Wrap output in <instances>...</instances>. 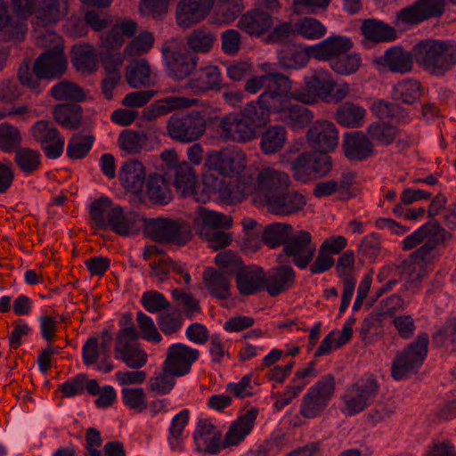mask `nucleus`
<instances>
[{
    "mask_svg": "<svg viewBox=\"0 0 456 456\" xmlns=\"http://www.w3.org/2000/svg\"><path fill=\"white\" fill-rule=\"evenodd\" d=\"M337 82L331 73L324 69H316L305 77L304 86L290 93V97L305 104L317 102L320 99L326 103H338L349 94V86L341 85L336 89Z\"/></svg>",
    "mask_w": 456,
    "mask_h": 456,
    "instance_id": "f257e3e1",
    "label": "nucleus"
},
{
    "mask_svg": "<svg viewBox=\"0 0 456 456\" xmlns=\"http://www.w3.org/2000/svg\"><path fill=\"white\" fill-rule=\"evenodd\" d=\"M414 59L436 75H444L456 64V44L425 39L413 46Z\"/></svg>",
    "mask_w": 456,
    "mask_h": 456,
    "instance_id": "f03ea898",
    "label": "nucleus"
},
{
    "mask_svg": "<svg viewBox=\"0 0 456 456\" xmlns=\"http://www.w3.org/2000/svg\"><path fill=\"white\" fill-rule=\"evenodd\" d=\"M147 237L156 242L184 246L191 239V230L183 220L169 218H142Z\"/></svg>",
    "mask_w": 456,
    "mask_h": 456,
    "instance_id": "7ed1b4c3",
    "label": "nucleus"
},
{
    "mask_svg": "<svg viewBox=\"0 0 456 456\" xmlns=\"http://www.w3.org/2000/svg\"><path fill=\"white\" fill-rule=\"evenodd\" d=\"M429 337L419 333L416 339L397 353L392 366L391 375L395 380H403L418 372L428 354Z\"/></svg>",
    "mask_w": 456,
    "mask_h": 456,
    "instance_id": "20e7f679",
    "label": "nucleus"
},
{
    "mask_svg": "<svg viewBox=\"0 0 456 456\" xmlns=\"http://www.w3.org/2000/svg\"><path fill=\"white\" fill-rule=\"evenodd\" d=\"M208 119L205 114L196 110L175 113L167 120V134L180 142H195L205 134Z\"/></svg>",
    "mask_w": 456,
    "mask_h": 456,
    "instance_id": "39448f33",
    "label": "nucleus"
},
{
    "mask_svg": "<svg viewBox=\"0 0 456 456\" xmlns=\"http://www.w3.org/2000/svg\"><path fill=\"white\" fill-rule=\"evenodd\" d=\"M379 389L373 375H365L354 384L348 387L342 396V412L354 416L363 411L376 398Z\"/></svg>",
    "mask_w": 456,
    "mask_h": 456,
    "instance_id": "423d86ee",
    "label": "nucleus"
},
{
    "mask_svg": "<svg viewBox=\"0 0 456 456\" xmlns=\"http://www.w3.org/2000/svg\"><path fill=\"white\" fill-rule=\"evenodd\" d=\"M335 377L323 376L304 395L300 404V414L305 419L320 416L329 405L335 392Z\"/></svg>",
    "mask_w": 456,
    "mask_h": 456,
    "instance_id": "0eeeda50",
    "label": "nucleus"
},
{
    "mask_svg": "<svg viewBox=\"0 0 456 456\" xmlns=\"http://www.w3.org/2000/svg\"><path fill=\"white\" fill-rule=\"evenodd\" d=\"M178 45L175 41L167 42L162 46V54L168 76L175 80H183L196 69L198 56L185 46Z\"/></svg>",
    "mask_w": 456,
    "mask_h": 456,
    "instance_id": "6e6552de",
    "label": "nucleus"
},
{
    "mask_svg": "<svg viewBox=\"0 0 456 456\" xmlns=\"http://www.w3.org/2000/svg\"><path fill=\"white\" fill-rule=\"evenodd\" d=\"M284 259H292V263L299 269H305L314 260L316 245L313 242L312 235L306 231L291 232L289 239L282 248Z\"/></svg>",
    "mask_w": 456,
    "mask_h": 456,
    "instance_id": "1a4fd4ad",
    "label": "nucleus"
},
{
    "mask_svg": "<svg viewBox=\"0 0 456 456\" xmlns=\"http://www.w3.org/2000/svg\"><path fill=\"white\" fill-rule=\"evenodd\" d=\"M287 106L288 99H276V96L261 94L257 101L246 104L240 115L258 129L266 124L271 112H281Z\"/></svg>",
    "mask_w": 456,
    "mask_h": 456,
    "instance_id": "9d476101",
    "label": "nucleus"
},
{
    "mask_svg": "<svg viewBox=\"0 0 456 456\" xmlns=\"http://www.w3.org/2000/svg\"><path fill=\"white\" fill-rule=\"evenodd\" d=\"M244 89L247 93L252 94L263 89L262 94L276 96V99H288V94L291 90V81L283 74L269 72L248 78Z\"/></svg>",
    "mask_w": 456,
    "mask_h": 456,
    "instance_id": "9b49d317",
    "label": "nucleus"
},
{
    "mask_svg": "<svg viewBox=\"0 0 456 456\" xmlns=\"http://www.w3.org/2000/svg\"><path fill=\"white\" fill-rule=\"evenodd\" d=\"M309 146L317 151H332L338 143V132L334 123L329 120H317L306 133Z\"/></svg>",
    "mask_w": 456,
    "mask_h": 456,
    "instance_id": "f8f14e48",
    "label": "nucleus"
},
{
    "mask_svg": "<svg viewBox=\"0 0 456 456\" xmlns=\"http://www.w3.org/2000/svg\"><path fill=\"white\" fill-rule=\"evenodd\" d=\"M221 137L224 141L248 142L256 138L257 128L241 115L229 116L218 123Z\"/></svg>",
    "mask_w": 456,
    "mask_h": 456,
    "instance_id": "ddd939ff",
    "label": "nucleus"
},
{
    "mask_svg": "<svg viewBox=\"0 0 456 456\" xmlns=\"http://www.w3.org/2000/svg\"><path fill=\"white\" fill-rule=\"evenodd\" d=\"M277 262L279 265L269 270L267 275L265 274V290L271 297H277L291 289L296 282V273L286 264L283 255L277 256Z\"/></svg>",
    "mask_w": 456,
    "mask_h": 456,
    "instance_id": "4468645a",
    "label": "nucleus"
},
{
    "mask_svg": "<svg viewBox=\"0 0 456 456\" xmlns=\"http://www.w3.org/2000/svg\"><path fill=\"white\" fill-rule=\"evenodd\" d=\"M200 356L198 349L191 348L183 343L171 345L167 351L163 364L172 370L177 376L187 375Z\"/></svg>",
    "mask_w": 456,
    "mask_h": 456,
    "instance_id": "2eb2a0df",
    "label": "nucleus"
},
{
    "mask_svg": "<svg viewBox=\"0 0 456 456\" xmlns=\"http://www.w3.org/2000/svg\"><path fill=\"white\" fill-rule=\"evenodd\" d=\"M265 203L271 214L288 216L302 210L306 205V199L297 191L285 190L272 195Z\"/></svg>",
    "mask_w": 456,
    "mask_h": 456,
    "instance_id": "dca6fc26",
    "label": "nucleus"
},
{
    "mask_svg": "<svg viewBox=\"0 0 456 456\" xmlns=\"http://www.w3.org/2000/svg\"><path fill=\"white\" fill-rule=\"evenodd\" d=\"M354 43L345 36H330L316 45L309 46L312 57L330 63L342 53L350 52Z\"/></svg>",
    "mask_w": 456,
    "mask_h": 456,
    "instance_id": "f3484780",
    "label": "nucleus"
},
{
    "mask_svg": "<svg viewBox=\"0 0 456 456\" xmlns=\"http://www.w3.org/2000/svg\"><path fill=\"white\" fill-rule=\"evenodd\" d=\"M215 0H180L176 9L177 24L184 28L201 21L209 13Z\"/></svg>",
    "mask_w": 456,
    "mask_h": 456,
    "instance_id": "a211bd4d",
    "label": "nucleus"
},
{
    "mask_svg": "<svg viewBox=\"0 0 456 456\" xmlns=\"http://www.w3.org/2000/svg\"><path fill=\"white\" fill-rule=\"evenodd\" d=\"M291 181L288 174L271 167L261 170L256 177V189L263 194L265 201L272 195L287 190L290 186Z\"/></svg>",
    "mask_w": 456,
    "mask_h": 456,
    "instance_id": "6ab92c4d",
    "label": "nucleus"
},
{
    "mask_svg": "<svg viewBox=\"0 0 456 456\" xmlns=\"http://www.w3.org/2000/svg\"><path fill=\"white\" fill-rule=\"evenodd\" d=\"M222 433L208 419H200L194 431V442L199 452L216 454L223 447Z\"/></svg>",
    "mask_w": 456,
    "mask_h": 456,
    "instance_id": "aec40b11",
    "label": "nucleus"
},
{
    "mask_svg": "<svg viewBox=\"0 0 456 456\" xmlns=\"http://www.w3.org/2000/svg\"><path fill=\"white\" fill-rule=\"evenodd\" d=\"M34 64L43 79L52 80L64 74L68 62L61 49H53L42 53Z\"/></svg>",
    "mask_w": 456,
    "mask_h": 456,
    "instance_id": "412c9836",
    "label": "nucleus"
},
{
    "mask_svg": "<svg viewBox=\"0 0 456 456\" xmlns=\"http://www.w3.org/2000/svg\"><path fill=\"white\" fill-rule=\"evenodd\" d=\"M342 148L345 156L352 161H362L373 155V144L361 131L346 133Z\"/></svg>",
    "mask_w": 456,
    "mask_h": 456,
    "instance_id": "4be33fe9",
    "label": "nucleus"
},
{
    "mask_svg": "<svg viewBox=\"0 0 456 456\" xmlns=\"http://www.w3.org/2000/svg\"><path fill=\"white\" fill-rule=\"evenodd\" d=\"M118 178L125 190L140 194L147 181L145 167L139 160L126 161L119 169Z\"/></svg>",
    "mask_w": 456,
    "mask_h": 456,
    "instance_id": "5701e85b",
    "label": "nucleus"
},
{
    "mask_svg": "<svg viewBox=\"0 0 456 456\" xmlns=\"http://www.w3.org/2000/svg\"><path fill=\"white\" fill-rule=\"evenodd\" d=\"M222 75L217 66L209 65L200 68L188 79L187 88L196 94L218 90L221 87Z\"/></svg>",
    "mask_w": 456,
    "mask_h": 456,
    "instance_id": "b1692460",
    "label": "nucleus"
},
{
    "mask_svg": "<svg viewBox=\"0 0 456 456\" xmlns=\"http://www.w3.org/2000/svg\"><path fill=\"white\" fill-rule=\"evenodd\" d=\"M237 288L244 296L256 294L265 289V271L262 267L249 265L241 268L235 273Z\"/></svg>",
    "mask_w": 456,
    "mask_h": 456,
    "instance_id": "393cba45",
    "label": "nucleus"
},
{
    "mask_svg": "<svg viewBox=\"0 0 456 456\" xmlns=\"http://www.w3.org/2000/svg\"><path fill=\"white\" fill-rule=\"evenodd\" d=\"M257 415L258 410L256 408H251L233 421L223 440V447L227 448L229 446L237 445L243 441L251 432Z\"/></svg>",
    "mask_w": 456,
    "mask_h": 456,
    "instance_id": "a878e982",
    "label": "nucleus"
},
{
    "mask_svg": "<svg viewBox=\"0 0 456 456\" xmlns=\"http://www.w3.org/2000/svg\"><path fill=\"white\" fill-rule=\"evenodd\" d=\"M273 25L272 14L267 11L254 8L244 13L238 23L239 28L251 36H262Z\"/></svg>",
    "mask_w": 456,
    "mask_h": 456,
    "instance_id": "bb28decb",
    "label": "nucleus"
},
{
    "mask_svg": "<svg viewBox=\"0 0 456 456\" xmlns=\"http://www.w3.org/2000/svg\"><path fill=\"white\" fill-rule=\"evenodd\" d=\"M140 221H142L140 216L133 212L125 213L124 208L118 205L103 230H110L120 236L127 237L138 232Z\"/></svg>",
    "mask_w": 456,
    "mask_h": 456,
    "instance_id": "cd10ccee",
    "label": "nucleus"
},
{
    "mask_svg": "<svg viewBox=\"0 0 456 456\" xmlns=\"http://www.w3.org/2000/svg\"><path fill=\"white\" fill-rule=\"evenodd\" d=\"M26 31L24 21L12 17L5 4L0 0V32L3 39L8 42H20L24 39Z\"/></svg>",
    "mask_w": 456,
    "mask_h": 456,
    "instance_id": "c85d7f7f",
    "label": "nucleus"
},
{
    "mask_svg": "<svg viewBox=\"0 0 456 456\" xmlns=\"http://www.w3.org/2000/svg\"><path fill=\"white\" fill-rule=\"evenodd\" d=\"M231 276L208 267L203 273V282L209 294L219 300L231 297Z\"/></svg>",
    "mask_w": 456,
    "mask_h": 456,
    "instance_id": "c756f323",
    "label": "nucleus"
},
{
    "mask_svg": "<svg viewBox=\"0 0 456 456\" xmlns=\"http://www.w3.org/2000/svg\"><path fill=\"white\" fill-rule=\"evenodd\" d=\"M68 0H40L36 12L38 24L47 26L55 24L68 12Z\"/></svg>",
    "mask_w": 456,
    "mask_h": 456,
    "instance_id": "7c9ffc66",
    "label": "nucleus"
},
{
    "mask_svg": "<svg viewBox=\"0 0 456 456\" xmlns=\"http://www.w3.org/2000/svg\"><path fill=\"white\" fill-rule=\"evenodd\" d=\"M175 186L182 197H191L195 201L200 200L196 191V175L190 163L184 161L176 167Z\"/></svg>",
    "mask_w": 456,
    "mask_h": 456,
    "instance_id": "2f4dec72",
    "label": "nucleus"
},
{
    "mask_svg": "<svg viewBox=\"0 0 456 456\" xmlns=\"http://www.w3.org/2000/svg\"><path fill=\"white\" fill-rule=\"evenodd\" d=\"M145 194L152 204L167 205L173 198L168 183L163 175L153 173L148 175Z\"/></svg>",
    "mask_w": 456,
    "mask_h": 456,
    "instance_id": "473e14b6",
    "label": "nucleus"
},
{
    "mask_svg": "<svg viewBox=\"0 0 456 456\" xmlns=\"http://www.w3.org/2000/svg\"><path fill=\"white\" fill-rule=\"evenodd\" d=\"M191 103L192 101L186 97L167 96L154 102L143 110V117L147 119H152L159 116L167 115L179 109L188 108Z\"/></svg>",
    "mask_w": 456,
    "mask_h": 456,
    "instance_id": "72a5a7b5",
    "label": "nucleus"
},
{
    "mask_svg": "<svg viewBox=\"0 0 456 456\" xmlns=\"http://www.w3.org/2000/svg\"><path fill=\"white\" fill-rule=\"evenodd\" d=\"M366 110L362 106L351 102L339 105L335 113V120L345 127L358 128L362 126Z\"/></svg>",
    "mask_w": 456,
    "mask_h": 456,
    "instance_id": "f704fd0d",
    "label": "nucleus"
},
{
    "mask_svg": "<svg viewBox=\"0 0 456 456\" xmlns=\"http://www.w3.org/2000/svg\"><path fill=\"white\" fill-rule=\"evenodd\" d=\"M414 53L402 47H391L386 51L384 61L386 66L393 72L404 74L410 72L413 66Z\"/></svg>",
    "mask_w": 456,
    "mask_h": 456,
    "instance_id": "c9c22d12",
    "label": "nucleus"
},
{
    "mask_svg": "<svg viewBox=\"0 0 456 456\" xmlns=\"http://www.w3.org/2000/svg\"><path fill=\"white\" fill-rule=\"evenodd\" d=\"M55 121L65 128L76 130L82 121V108L77 103L57 104L53 111Z\"/></svg>",
    "mask_w": 456,
    "mask_h": 456,
    "instance_id": "e433bc0d",
    "label": "nucleus"
},
{
    "mask_svg": "<svg viewBox=\"0 0 456 456\" xmlns=\"http://www.w3.org/2000/svg\"><path fill=\"white\" fill-rule=\"evenodd\" d=\"M118 205L108 197H102L89 205V215L94 228L103 230Z\"/></svg>",
    "mask_w": 456,
    "mask_h": 456,
    "instance_id": "4c0bfd02",
    "label": "nucleus"
},
{
    "mask_svg": "<svg viewBox=\"0 0 456 456\" xmlns=\"http://www.w3.org/2000/svg\"><path fill=\"white\" fill-rule=\"evenodd\" d=\"M372 112L380 119H392L399 124L409 121V113L399 103L386 100H375L371 105Z\"/></svg>",
    "mask_w": 456,
    "mask_h": 456,
    "instance_id": "58836bf2",
    "label": "nucleus"
},
{
    "mask_svg": "<svg viewBox=\"0 0 456 456\" xmlns=\"http://www.w3.org/2000/svg\"><path fill=\"white\" fill-rule=\"evenodd\" d=\"M290 93L289 91L288 94V101L292 99ZM281 111L285 113L284 117L287 124L294 130L306 127L314 119V114L309 109L303 105H292L289 102H288V106Z\"/></svg>",
    "mask_w": 456,
    "mask_h": 456,
    "instance_id": "ea45409f",
    "label": "nucleus"
},
{
    "mask_svg": "<svg viewBox=\"0 0 456 456\" xmlns=\"http://www.w3.org/2000/svg\"><path fill=\"white\" fill-rule=\"evenodd\" d=\"M149 138L143 131L126 129L123 130L118 139L119 148L126 153L138 154L148 143Z\"/></svg>",
    "mask_w": 456,
    "mask_h": 456,
    "instance_id": "a19ab883",
    "label": "nucleus"
},
{
    "mask_svg": "<svg viewBox=\"0 0 456 456\" xmlns=\"http://www.w3.org/2000/svg\"><path fill=\"white\" fill-rule=\"evenodd\" d=\"M422 95L419 83L414 79H403L395 84L392 89L393 101L406 104L416 102Z\"/></svg>",
    "mask_w": 456,
    "mask_h": 456,
    "instance_id": "79ce46f5",
    "label": "nucleus"
},
{
    "mask_svg": "<svg viewBox=\"0 0 456 456\" xmlns=\"http://www.w3.org/2000/svg\"><path fill=\"white\" fill-rule=\"evenodd\" d=\"M198 218L202 223L200 233L203 235L207 229L216 231L219 229H230L232 226V219L222 213L210 211L205 208H197Z\"/></svg>",
    "mask_w": 456,
    "mask_h": 456,
    "instance_id": "37998d69",
    "label": "nucleus"
},
{
    "mask_svg": "<svg viewBox=\"0 0 456 456\" xmlns=\"http://www.w3.org/2000/svg\"><path fill=\"white\" fill-rule=\"evenodd\" d=\"M452 234L446 232L439 224V232L434 231L432 235L425 241V243L411 254V260L419 263L428 262L431 258V253L436 247L441 243L449 241Z\"/></svg>",
    "mask_w": 456,
    "mask_h": 456,
    "instance_id": "c03bdc74",
    "label": "nucleus"
},
{
    "mask_svg": "<svg viewBox=\"0 0 456 456\" xmlns=\"http://www.w3.org/2000/svg\"><path fill=\"white\" fill-rule=\"evenodd\" d=\"M190 411L187 409L182 410L175 414L168 428L167 442L173 451H181L183 443V430L189 423Z\"/></svg>",
    "mask_w": 456,
    "mask_h": 456,
    "instance_id": "a18cd8bd",
    "label": "nucleus"
},
{
    "mask_svg": "<svg viewBox=\"0 0 456 456\" xmlns=\"http://www.w3.org/2000/svg\"><path fill=\"white\" fill-rule=\"evenodd\" d=\"M292 232L293 227L290 224L273 223L265 228L262 233V240L269 248H275L281 245L284 246Z\"/></svg>",
    "mask_w": 456,
    "mask_h": 456,
    "instance_id": "49530a36",
    "label": "nucleus"
},
{
    "mask_svg": "<svg viewBox=\"0 0 456 456\" xmlns=\"http://www.w3.org/2000/svg\"><path fill=\"white\" fill-rule=\"evenodd\" d=\"M362 34L373 42L393 41L396 37L394 28L383 21L377 20H367L362 26Z\"/></svg>",
    "mask_w": 456,
    "mask_h": 456,
    "instance_id": "de8ad7c7",
    "label": "nucleus"
},
{
    "mask_svg": "<svg viewBox=\"0 0 456 456\" xmlns=\"http://www.w3.org/2000/svg\"><path fill=\"white\" fill-rule=\"evenodd\" d=\"M286 142V128L273 126L267 128L261 136L260 147L264 153L273 154L282 149Z\"/></svg>",
    "mask_w": 456,
    "mask_h": 456,
    "instance_id": "09e8293b",
    "label": "nucleus"
},
{
    "mask_svg": "<svg viewBox=\"0 0 456 456\" xmlns=\"http://www.w3.org/2000/svg\"><path fill=\"white\" fill-rule=\"evenodd\" d=\"M243 0H218L214 19L217 24H229L243 12Z\"/></svg>",
    "mask_w": 456,
    "mask_h": 456,
    "instance_id": "8fccbe9b",
    "label": "nucleus"
},
{
    "mask_svg": "<svg viewBox=\"0 0 456 456\" xmlns=\"http://www.w3.org/2000/svg\"><path fill=\"white\" fill-rule=\"evenodd\" d=\"M72 63L78 71L94 72L97 67V58L94 47L89 45L74 47Z\"/></svg>",
    "mask_w": 456,
    "mask_h": 456,
    "instance_id": "3c124183",
    "label": "nucleus"
},
{
    "mask_svg": "<svg viewBox=\"0 0 456 456\" xmlns=\"http://www.w3.org/2000/svg\"><path fill=\"white\" fill-rule=\"evenodd\" d=\"M311 56L309 47L305 50H298L293 47L281 51L278 59L282 69H299L307 65Z\"/></svg>",
    "mask_w": 456,
    "mask_h": 456,
    "instance_id": "603ef678",
    "label": "nucleus"
},
{
    "mask_svg": "<svg viewBox=\"0 0 456 456\" xmlns=\"http://www.w3.org/2000/svg\"><path fill=\"white\" fill-rule=\"evenodd\" d=\"M128 85L133 88L150 85L151 68L146 60L141 59L129 64L126 74Z\"/></svg>",
    "mask_w": 456,
    "mask_h": 456,
    "instance_id": "864d4df0",
    "label": "nucleus"
},
{
    "mask_svg": "<svg viewBox=\"0 0 456 456\" xmlns=\"http://www.w3.org/2000/svg\"><path fill=\"white\" fill-rule=\"evenodd\" d=\"M179 377L162 363L161 370L149 379V388L157 395H167L175 385V378Z\"/></svg>",
    "mask_w": 456,
    "mask_h": 456,
    "instance_id": "5fc2aeb1",
    "label": "nucleus"
},
{
    "mask_svg": "<svg viewBox=\"0 0 456 456\" xmlns=\"http://www.w3.org/2000/svg\"><path fill=\"white\" fill-rule=\"evenodd\" d=\"M290 169L293 177L301 183H306L315 180L314 169H313L312 151L300 153L291 163Z\"/></svg>",
    "mask_w": 456,
    "mask_h": 456,
    "instance_id": "6e6d98bb",
    "label": "nucleus"
},
{
    "mask_svg": "<svg viewBox=\"0 0 456 456\" xmlns=\"http://www.w3.org/2000/svg\"><path fill=\"white\" fill-rule=\"evenodd\" d=\"M210 169L219 171L222 175L231 176L234 173H238L242 167L239 165L235 158L222 152H214L210 154L206 162Z\"/></svg>",
    "mask_w": 456,
    "mask_h": 456,
    "instance_id": "4d7b16f0",
    "label": "nucleus"
},
{
    "mask_svg": "<svg viewBox=\"0 0 456 456\" xmlns=\"http://www.w3.org/2000/svg\"><path fill=\"white\" fill-rule=\"evenodd\" d=\"M216 39L214 33L208 28H200L193 30L187 38V45L191 53H206L210 51Z\"/></svg>",
    "mask_w": 456,
    "mask_h": 456,
    "instance_id": "13d9d810",
    "label": "nucleus"
},
{
    "mask_svg": "<svg viewBox=\"0 0 456 456\" xmlns=\"http://www.w3.org/2000/svg\"><path fill=\"white\" fill-rule=\"evenodd\" d=\"M435 347L456 352V317L448 320L432 337Z\"/></svg>",
    "mask_w": 456,
    "mask_h": 456,
    "instance_id": "bf43d9fd",
    "label": "nucleus"
},
{
    "mask_svg": "<svg viewBox=\"0 0 456 456\" xmlns=\"http://www.w3.org/2000/svg\"><path fill=\"white\" fill-rule=\"evenodd\" d=\"M44 80L42 76L35 69V64L31 68L29 62L24 61L18 70V82L20 86H26L35 94H38L43 91L41 81Z\"/></svg>",
    "mask_w": 456,
    "mask_h": 456,
    "instance_id": "052dcab7",
    "label": "nucleus"
},
{
    "mask_svg": "<svg viewBox=\"0 0 456 456\" xmlns=\"http://www.w3.org/2000/svg\"><path fill=\"white\" fill-rule=\"evenodd\" d=\"M94 142V136L91 134L84 135L82 134H75L69 139L67 146V155L73 159H80L85 158Z\"/></svg>",
    "mask_w": 456,
    "mask_h": 456,
    "instance_id": "680f3d73",
    "label": "nucleus"
},
{
    "mask_svg": "<svg viewBox=\"0 0 456 456\" xmlns=\"http://www.w3.org/2000/svg\"><path fill=\"white\" fill-rule=\"evenodd\" d=\"M361 57L356 53H342L330 63L331 69L338 75L348 76L355 73L361 66Z\"/></svg>",
    "mask_w": 456,
    "mask_h": 456,
    "instance_id": "e2e57ef3",
    "label": "nucleus"
},
{
    "mask_svg": "<svg viewBox=\"0 0 456 456\" xmlns=\"http://www.w3.org/2000/svg\"><path fill=\"white\" fill-rule=\"evenodd\" d=\"M51 95L57 101L71 100L81 102L86 98L85 93L77 85L63 80L51 89Z\"/></svg>",
    "mask_w": 456,
    "mask_h": 456,
    "instance_id": "0e129e2a",
    "label": "nucleus"
},
{
    "mask_svg": "<svg viewBox=\"0 0 456 456\" xmlns=\"http://www.w3.org/2000/svg\"><path fill=\"white\" fill-rule=\"evenodd\" d=\"M157 322L160 330L164 334H175L183 324V313L179 308H172L166 313L159 314Z\"/></svg>",
    "mask_w": 456,
    "mask_h": 456,
    "instance_id": "69168bd1",
    "label": "nucleus"
},
{
    "mask_svg": "<svg viewBox=\"0 0 456 456\" xmlns=\"http://www.w3.org/2000/svg\"><path fill=\"white\" fill-rule=\"evenodd\" d=\"M139 332L134 325L119 330L115 338V355L139 346Z\"/></svg>",
    "mask_w": 456,
    "mask_h": 456,
    "instance_id": "338daca9",
    "label": "nucleus"
},
{
    "mask_svg": "<svg viewBox=\"0 0 456 456\" xmlns=\"http://www.w3.org/2000/svg\"><path fill=\"white\" fill-rule=\"evenodd\" d=\"M34 140L40 144H47L61 136L53 122L39 120L30 128Z\"/></svg>",
    "mask_w": 456,
    "mask_h": 456,
    "instance_id": "774afa93",
    "label": "nucleus"
}]
</instances>
